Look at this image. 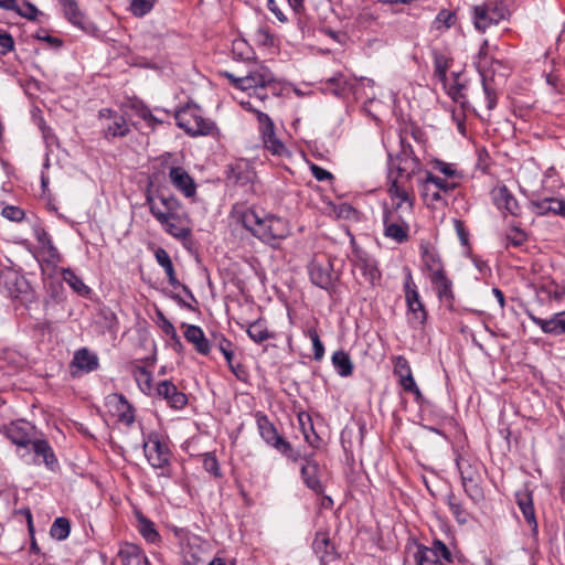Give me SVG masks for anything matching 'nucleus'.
<instances>
[{
    "label": "nucleus",
    "mask_w": 565,
    "mask_h": 565,
    "mask_svg": "<svg viewBox=\"0 0 565 565\" xmlns=\"http://www.w3.org/2000/svg\"><path fill=\"white\" fill-rule=\"evenodd\" d=\"M390 180V186H388V194L391 196L392 201H395L396 199L401 200H408L412 199L409 194V186L407 183L409 181H406L405 179H401L397 177H394Z\"/></svg>",
    "instance_id": "4c0bfd02"
},
{
    "label": "nucleus",
    "mask_w": 565,
    "mask_h": 565,
    "mask_svg": "<svg viewBox=\"0 0 565 565\" xmlns=\"http://www.w3.org/2000/svg\"><path fill=\"white\" fill-rule=\"evenodd\" d=\"M182 290L184 291V294H185V296H186V297H185V300H184L182 297H180L178 294H171V296H170V297H171L174 301H177V302H178V305H180L181 307H184V308H186V309H189V310H191V311H195V310H196V308H195V306H194V305H196V303H198V300H196V298L194 297L193 292H192V291H191V289H190L188 286H185V285H183V286H182Z\"/></svg>",
    "instance_id": "8fccbe9b"
},
{
    "label": "nucleus",
    "mask_w": 565,
    "mask_h": 565,
    "mask_svg": "<svg viewBox=\"0 0 565 565\" xmlns=\"http://www.w3.org/2000/svg\"><path fill=\"white\" fill-rule=\"evenodd\" d=\"M241 222L247 231L266 244L271 245L289 234L288 223L284 218L256 207L244 211L241 214Z\"/></svg>",
    "instance_id": "f257e3e1"
},
{
    "label": "nucleus",
    "mask_w": 565,
    "mask_h": 565,
    "mask_svg": "<svg viewBox=\"0 0 565 565\" xmlns=\"http://www.w3.org/2000/svg\"><path fill=\"white\" fill-rule=\"evenodd\" d=\"M160 225L166 233L180 241L189 239L192 235L191 220L185 211Z\"/></svg>",
    "instance_id": "412c9836"
},
{
    "label": "nucleus",
    "mask_w": 565,
    "mask_h": 565,
    "mask_svg": "<svg viewBox=\"0 0 565 565\" xmlns=\"http://www.w3.org/2000/svg\"><path fill=\"white\" fill-rule=\"evenodd\" d=\"M409 225L408 223H390L384 224V235L396 243H404L408 239Z\"/></svg>",
    "instance_id": "ea45409f"
},
{
    "label": "nucleus",
    "mask_w": 565,
    "mask_h": 565,
    "mask_svg": "<svg viewBox=\"0 0 565 565\" xmlns=\"http://www.w3.org/2000/svg\"><path fill=\"white\" fill-rule=\"evenodd\" d=\"M171 184L185 198H193L196 194V184L193 178L181 167H171L169 170Z\"/></svg>",
    "instance_id": "4be33fe9"
},
{
    "label": "nucleus",
    "mask_w": 565,
    "mask_h": 565,
    "mask_svg": "<svg viewBox=\"0 0 565 565\" xmlns=\"http://www.w3.org/2000/svg\"><path fill=\"white\" fill-rule=\"evenodd\" d=\"M154 257H156V260L157 263L166 270L167 268H170L173 266L172 264V260L170 258V255L168 254V252L162 248V247H159L156 252H154Z\"/></svg>",
    "instance_id": "774afa93"
},
{
    "label": "nucleus",
    "mask_w": 565,
    "mask_h": 565,
    "mask_svg": "<svg viewBox=\"0 0 565 565\" xmlns=\"http://www.w3.org/2000/svg\"><path fill=\"white\" fill-rule=\"evenodd\" d=\"M331 361L335 372L341 377H348L353 373L354 366L352 360L345 351H335L332 354Z\"/></svg>",
    "instance_id": "f704fd0d"
},
{
    "label": "nucleus",
    "mask_w": 565,
    "mask_h": 565,
    "mask_svg": "<svg viewBox=\"0 0 565 565\" xmlns=\"http://www.w3.org/2000/svg\"><path fill=\"white\" fill-rule=\"evenodd\" d=\"M118 556L124 565H148V559L141 548L135 544H125Z\"/></svg>",
    "instance_id": "7c9ffc66"
},
{
    "label": "nucleus",
    "mask_w": 565,
    "mask_h": 565,
    "mask_svg": "<svg viewBox=\"0 0 565 565\" xmlns=\"http://www.w3.org/2000/svg\"><path fill=\"white\" fill-rule=\"evenodd\" d=\"M404 294L407 307V319L413 326H422L427 320V310L419 295L417 285L409 268H405Z\"/></svg>",
    "instance_id": "6e6552de"
},
{
    "label": "nucleus",
    "mask_w": 565,
    "mask_h": 565,
    "mask_svg": "<svg viewBox=\"0 0 565 565\" xmlns=\"http://www.w3.org/2000/svg\"><path fill=\"white\" fill-rule=\"evenodd\" d=\"M117 398L116 411L118 413V420L127 426L132 425L135 422V411L127 398L122 395H115Z\"/></svg>",
    "instance_id": "e433bc0d"
},
{
    "label": "nucleus",
    "mask_w": 565,
    "mask_h": 565,
    "mask_svg": "<svg viewBox=\"0 0 565 565\" xmlns=\"http://www.w3.org/2000/svg\"><path fill=\"white\" fill-rule=\"evenodd\" d=\"M138 115L152 129L156 128L157 125L163 124L166 120L164 118L154 115L148 107L145 106L138 110Z\"/></svg>",
    "instance_id": "bf43d9fd"
},
{
    "label": "nucleus",
    "mask_w": 565,
    "mask_h": 565,
    "mask_svg": "<svg viewBox=\"0 0 565 565\" xmlns=\"http://www.w3.org/2000/svg\"><path fill=\"white\" fill-rule=\"evenodd\" d=\"M310 280L317 287L329 290L333 285L332 265L330 262L312 260L308 265Z\"/></svg>",
    "instance_id": "aec40b11"
},
{
    "label": "nucleus",
    "mask_w": 565,
    "mask_h": 565,
    "mask_svg": "<svg viewBox=\"0 0 565 565\" xmlns=\"http://www.w3.org/2000/svg\"><path fill=\"white\" fill-rule=\"evenodd\" d=\"M494 203L499 210H505L513 216H518L521 213V206L518 200L505 185L498 189L494 195Z\"/></svg>",
    "instance_id": "c756f323"
},
{
    "label": "nucleus",
    "mask_w": 565,
    "mask_h": 565,
    "mask_svg": "<svg viewBox=\"0 0 565 565\" xmlns=\"http://www.w3.org/2000/svg\"><path fill=\"white\" fill-rule=\"evenodd\" d=\"M308 337L310 338L313 347V358L317 361H320L324 355V345L321 342L317 330L309 329Z\"/></svg>",
    "instance_id": "6e6d98bb"
},
{
    "label": "nucleus",
    "mask_w": 565,
    "mask_h": 565,
    "mask_svg": "<svg viewBox=\"0 0 565 565\" xmlns=\"http://www.w3.org/2000/svg\"><path fill=\"white\" fill-rule=\"evenodd\" d=\"M146 204L159 224L175 218L177 215L184 211L181 202L174 195L158 194L153 196L148 194L146 196Z\"/></svg>",
    "instance_id": "9d476101"
},
{
    "label": "nucleus",
    "mask_w": 565,
    "mask_h": 565,
    "mask_svg": "<svg viewBox=\"0 0 565 565\" xmlns=\"http://www.w3.org/2000/svg\"><path fill=\"white\" fill-rule=\"evenodd\" d=\"M70 532H71V523H70L68 519L63 518V516L55 519V521L53 522V524L50 529L51 536L57 541H63V540L67 539L70 535Z\"/></svg>",
    "instance_id": "c03bdc74"
},
{
    "label": "nucleus",
    "mask_w": 565,
    "mask_h": 565,
    "mask_svg": "<svg viewBox=\"0 0 565 565\" xmlns=\"http://www.w3.org/2000/svg\"><path fill=\"white\" fill-rule=\"evenodd\" d=\"M326 89L335 96H343L349 88V83L345 77L339 73L329 78L326 83Z\"/></svg>",
    "instance_id": "a18cd8bd"
},
{
    "label": "nucleus",
    "mask_w": 565,
    "mask_h": 565,
    "mask_svg": "<svg viewBox=\"0 0 565 565\" xmlns=\"http://www.w3.org/2000/svg\"><path fill=\"white\" fill-rule=\"evenodd\" d=\"M312 548L317 557L324 565L337 559L338 554L334 544L330 542L326 532H318L312 543Z\"/></svg>",
    "instance_id": "393cba45"
},
{
    "label": "nucleus",
    "mask_w": 565,
    "mask_h": 565,
    "mask_svg": "<svg viewBox=\"0 0 565 565\" xmlns=\"http://www.w3.org/2000/svg\"><path fill=\"white\" fill-rule=\"evenodd\" d=\"M405 215H408L407 213H399L396 211H384L383 214V224H390V223H407L405 220Z\"/></svg>",
    "instance_id": "338daca9"
},
{
    "label": "nucleus",
    "mask_w": 565,
    "mask_h": 565,
    "mask_svg": "<svg viewBox=\"0 0 565 565\" xmlns=\"http://www.w3.org/2000/svg\"><path fill=\"white\" fill-rule=\"evenodd\" d=\"M417 181L424 202L434 209L447 205V196L458 186V183L437 177L430 171H425V177Z\"/></svg>",
    "instance_id": "20e7f679"
},
{
    "label": "nucleus",
    "mask_w": 565,
    "mask_h": 565,
    "mask_svg": "<svg viewBox=\"0 0 565 565\" xmlns=\"http://www.w3.org/2000/svg\"><path fill=\"white\" fill-rule=\"evenodd\" d=\"M222 75L228 78L235 88L253 90L254 95L262 102L266 100L269 94L278 96L280 93L279 83L270 70L264 65L257 66L239 77L230 72H223Z\"/></svg>",
    "instance_id": "f03ea898"
},
{
    "label": "nucleus",
    "mask_w": 565,
    "mask_h": 565,
    "mask_svg": "<svg viewBox=\"0 0 565 565\" xmlns=\"http://www.w3.org/2000/svg\"><path fill=\"white\" fill-rule=\"evenodd\" d=\"M452 64V58L446 53L434 51V75L438 81L445 82L448 79L447 72Z\"/></svg>",
    "instance_id": "c9c22d12"
},
{
    "label": "nucleus",
    "mask_w": 565,
    "mask_h": 565,
    "mask_svg": "<svg viewBox=\"0 0 565 565\" xmlns=\"http://www.w3.org/2000/svg\"><path fill=\"white\" fill-rule=\"evenodd\" d=\"M515 500L524 520L530 525L533 535H537L539 525L535 516L532 493L524 489L515 493Z\"/></svg>",
    "instance_id": "b1692460"
},
{
    "label": "nucleus",
    "mask_w": 565,
    "mask_h": 565,
    "mask_svg": "<svg viewBox=\"0 0 565 565\" xmlns=\"http://www.w3.org/2000/svg\"><path fill=\"white\" fill-rule=\"evenodd\" d=\"M352 263L354 269L362 274L366 282L375 285L381 279V271L377 268L376 262L366 253L355 249Z\"/></svg>",
    "instance_id": "f3484780"
},
{
    "label": "nucleus",
    "mask_w": 565,
    "mask_h": 565,
    "mask_svg": "<svg viewBox=\"0 0 565 565\" xmlns=\"http://www.w3.org/2000/svg\"><path fill=\"white\" fill-rule=\"evenodd\" d=\"M14 49V40L10 33L0 30V54L6 55Z\"/></svg>",
    "instance_id": "0e129e2a"
},
{
    "label": "nucleus",
    "mask_w": 565,
    "mask_h": 565,
    "mask_svg": "<svg viewBox=\"0 0 565 565\" xmlns=\"http://www.w3.org/2000/svg\"><path fill=\"white\" fill-rule=\"evenodd\" d=\"M139 532L149 543H156L160 539L159 533L154 529V524L146 518L139 519Z\"/></svg>",
    "instance_id": "de8ad7c7"
},
{
    "label": "nucleus",
    "mask_w": 565,
    "mask_h": 565,
    "mask_svg": "<svg viewBox=\"0 0 565 565\" xmlns=\"http://www.w3.org/2000/svg\"><path fill=\"white\" fill-rule=\"evenodd\" d=\"M417 565H440L430 547L420 546L415 554Z\"/></svg>",
    "instance_id": "09e8293b"
},
{
    "label": "nucleus",
    "mask_w": 565,
    "mask_h": 565,
    "mask_svg": "<svg viewBox=\"0 0 565 565\" xmlns=\"http://www.w3.org/2000/svg\"><path fill=\"white\" fill-rule=\"evenodd\" d=\"M398 383L406 392L413 393L416 397V401H419L423 397L422 392L413 377V374H407L398 379Z\"/></svg>",
    "instance_id": "5fc2aeb1"
},
{
    "label": "nucleus",
    "mask_w": 565,
    "mask_h": 565,
    "mask_svg": "<svg viewBox=\"0 0 565 565\" xmlns=\"http://www.w3.org/2000/svg\"><path fill=\"white\" fill-rule=\"evenodd\" d=\"M38 259L42 267L43 264L56 266L62 260V256L52 242L49 245L39 246Z\"/></svg>",
    "instance_id": "58836bf2"
},
{
    "label": "nucleus",
    "mask_w": 565,
    "mask_h": 565,
    "mask_svg": "<svg viewBox=\"0 0 565 565\" xmlns=\"http://www.w3.org/2000/svg\"><path fill=\"white\" fill-rule=\"evenodd\" d=\"M6 437L18 448L28 449L35 439L34 427L24 420L13 422L4 428Z\"/></svg>",
    "instance_id": "dca6fc26"
},
{
    "label": "nucleus",
    "mask_w": 565,
    "mask_h": 565,
    "mask_svg": "<svg viewBox=\"0 0 565 565\" xmlns=\"http://www.w3.org/2000/svg\"><path fill=\"white\" fill-rule=\"evenodd\" d=\"M527 316L544 333L552 335L565 333V310L553 315L550 319L539 318L530 311H527Z\"/></svg>",
    "instance_id": "5701e85b"
},
{
    "label": "nucleus",
    "mask_w": 565,
    "mask_h": 565,
    "mask_svg": "<svg viewBox=\"0 0 565 565\" xmlns=\"http://www.w3.org/2000/svg\"><path fill=\"white\" fill-rule=\"evenodd\" d=\"M459 73H451V77L441 82L443 88L447 95L455 102L461 105L466 104L465 85L459 82Z\"/></svg>",
    "instance_id": "473e14b6"
},
{
    "label": "nucleus",
    "mask_w": 565,
    "mask_h": 565,
    "mask_svg": "<svg viewBox=\"0 0 565 565\" xmlns=\"http://www.w3.org/2000/svg\"><path fill=\"white\" fill-rule=\"evenodd\" d=\"M420 256L424 269L428 273V278L446 271L440 255L434 247L422 245Z\"/></svg>",
    "instance_id": "bb28decb"
},
{
    "label": "nucleus",
    "mask_w": 565,
    "mask_h": 565,
    "mask_svg": "<svg viewBox=\"0 0 565 565\" xmlns=\"http://www.w3.org/2000/svg\"><path fill=\"white\" fill-rule=\"evenodd\" d=\"M0 287H3L10 297L18 298L28 289V282L23 276L9 270L0 275Z\"/></svg>",
    "instance_id": "c85d7f7f"
},
{
    "label": "nucleus",
    "mask_w": 565,
    "mask_h": 565,
    "mask_svg": "<svg viewBox=\"0 0 565 565\" xmlns=\"http://www.w3.org/2000/svg\"><path fill=\"white\" fill-rule=\"evenodd\" d=\"M156 396L162 398L173 409H182L188 404L186 395L169 380L157 384Z\"/></svg>",
    "instance_id": "a211bd4d"
},
{
    "label": "nucleus",
    "mask_w": 565,
    "mask_h": 565,
    "mask_svg": "<svg viewBox=\"0 0 565 565\" xmlns=\"http://www.w3.org/2000/svg\"><path fill=\"white\" fill-rule=\"evenodd\" d=\"M318 472L319 466L316 461L307 460V462L301 467V477L306 486L316 493H321L323 491V486L318 477Z\"/></svg>",
    "instance_id": "2f4dec72"
},
{
    "label": "nucleus",
    "mask_w": 565,
    "mask_h": 565,
    "mask_svg": "<svg viewBox=\"0 0 565 565\" xmlns=\"http://www.w3.org/2000/svg\"><path fill=\"white\" fill-rule=\"evenodd\" d=\"M70 367L73 377L94 372L99 367L98 355L87 348H81L75 351Z\"/></svg>",
    "instance_id": "4468645a"
},
{
    "label": "nucleus",
    "mask_w": 565,
    "mask_h": 565,
    "mask_svg": "<svg viewBox=\"0 0 565 565\" xmlns=\"http://www.w3.org/2000/svg\"><path fill=\"white\" fill-rule=\"evenodd\" d=\"M174 118L178 127L193 137L210 135L215 129L214 122L204 118L201 108L198 106L188 105L179 109Z\"/></svg>",
    "instance_id": "0eeeda50"
},
{
    "label": "nucleus",
    "mask_w": 565,
    "mask_h": 565,
    "mask_svg": "<svg viewBox=\"0 0 565 565\" xmlns=\"http://www.w3.org/2000/svg\"><path fill=\"white\" fill-rule=\"evenodd\" d=\"M433 288L438 297V299L445 303L446 307L452 308L455 295L452 290V281L447 277L446 271L439 275H435L429 278Z\"/></svg>",
    "instance_id": "a878e982"
},
{
    "label": "nucleus",
    "mask_w": 565,
    "mask_h": 565,
    "mask_svg": "<svg viewBox=\"0 0 565 565\" xmlns=\"http://www.w3.org/2000/svg\"><path fill=\"white\" fill-rule=\"evenodd\" d=\"M157 0H131L130 11L135 17L148 14L154 7Z\"/></svg>",
    "instance_id": "3c124183"
},
{
    "label": "nucleus",
    "mask_w": 565,
    "mask_h": 565,
    "mask_svg": "<svg viewBox=\"0 0 565 565\" xmlns=\"http://www.w3.org/2000/svg\"><path fill=\"white\" fill-rule=\"evenodd\" d=\"M384 211H396L399 213L411 214L413 211V199H408V200L396 199L395 201H392V206L391 207L385 206Z\"/></svg>",
    "instance_id": "e2e57ef3"
},
{
    "label": "nucleus",
    "mask_w": 565,
    "mask_h": 565,
    "mask_svg": "<svg viewBox=\"0 0 565 565\" xmlns=\"http://www.w3.org/2000/svg\"><path fill=\"white\" fill-rule=\"evenodd\" d=\"M422 171V162L414 154L411 146H404L402 142V150L395 157L390 156L388 160V179L393 175L411 181L413 175Z\"/></svg>",
    "instance_id": "1a4fd4ad"
},
{
    "label": "nucleus",
    "mask_w": 565,
    "mask_h": 565,
    "mask_svg": "<svg viewBox=\"0 0 565 565\" xmlns=\"http://www.w3.org/2000/svg\"><path fill=\"white\" fill-rule=\"evenodd\" d=\"M526 238L527 236L525 232L519 227H513L505 236L507 245H512L514 247L521 246Z\"/></svg>",
    "instance_id": "13d9d810"
},
{
    "label": "nucleus",
    "mask_w": 565,
    "mask_h": 565,
    "mask_svg": "<svg viewBox=\"0 0 565 565\" xmlns=\"http://www.w3.org/2000/svg\"><path fill=\"white\" fill-rule=\"evenodd\" d=\"M447 504L457 522L465 524L468 521V513L454 492L448 493Z\"/></svg>",
    "instance_id": "37998d69"
},
{
    "label": "nucleus",
    "mask_w": 565,
    "mask_h": 565,
    "mask_svg": "<svg viewBox=\"0 0 565 565\" xmlns=\"http://www.w3.org/2000/svg\"><path fill=\"white\" fill-rule=\"evenodd\" d=\"M529 207L539 216L559 215L565 217V200L553 196H541L537 192L526 194Z\"/></svg>",
    "instance_id": "f8f14e48"
},
{
    "label": "nucleus",
    "mask_w": 565,
    "mask_h": 565,
    "mask_svg": "<svg viewBox=\"0 0 565 565\" xmlns=\"http://www.w3.org/2000/svg\"><path fill=\"white\" fill-rule=\"evenodd\" d=\"M64 15L75 26L86 30V21L75 0H60Z\"/></svg>",
    "instance_id": "72a5a7b5"
},
{
    "label": "nucleus",
    "mask_w": 565,
    "mask_h": 565,
    "mask_svg": "<svg viewBox=\"0 0 565 565\" xmlns=\"http://www.w3.org/2000/svg\"><path fill=\"white\" fill-rule=\"evenodd\" d=\"M30 447L34 452L32 463H44L45 467L51 471H55L58 468L57 458L54 454L53 448L51 447L46 439L35 438L30 445Z\"/></svg>",
    "instance_id": "6ab92c4d"
},
{
    "label": "nucleus",
    "mask_w": 565,
    "mask_h": 565,
    "mask_svg": "<svg viewBox=\"0 0 565 565\" xmlns=\"http://www.w3.org/2000/svg\"><path fill=\"white\" fill-rule=\"evenodd\" d=\"M1 215L12 222H21L25 214L24 211L14 205H7L2 209Z\"/></svg>",
    "instance_id": "052dcab7"
},
{
    "label": "nucleus",
    "mask_w": 565,
    "mask_h": 565,
    "mask_svg": "<svg viewBox=\"0 0 565 565\" xmlns=\"http://www.w3.org/2000/svg\"><path fill=\"white\" fill-rule=\"evenodd\" d=\"M143 452L148 462L154 469H164L170 463L171 451L167 443L156 434L151 433L143 441Z\"/></svg>",
    "instance_id": "9b49d317"
},
{
    "label": "nucleus",
    "mask_w": 565,
    "mask_h": 565,
    "mask_svg": "<svg viewBox=\"0 0 565 565\" xmlns=\"http://www.w3.org/2000/svg\"><path fill=\"white\" fill-rule=\"evenodd\" d=\"M511 0H486L472 8V22L480 32L508 20L511 15Z\"/></svg>",
    "instance_id": "7ed1b4c3"
},
{
    "label": "nucleus",
    "mask_w": 565,
    "mask_h": 565,
    "mask_svg": "<svg viewBox=\"0 0 565 565\" xmlns=\"http://www.w3.org/2000/svg\"><path fill=\"white\" fill-rule=\"evenodd\" d=\"M430 548H431V551L435 552V554L437 556V561L440 564H441V561L449 562V563L452 561V554H451L450 550L441 541H439V540L434 541L433 546Z\"/></svg>",
    "instance_id": "864d4df0"
},
{
    "label": "nucleus",
    "mask_w": 565,
    "mask_h": 565,
    "mask_svg": "<svg viewBox=\"0 0 565 565\" xmlns=\"http://www.w3.org/2000/svg\"><path fill=\"white\" fill-rule=\"evenodd\" d=\"M63 280L78 295L87 296L90 289L84 284L81 277H78L72 269H62Z\"/></svg>",
    "instance_id": "79ce46f5"
},
{
    "label": "nucleus",
    "mask_w": 565,
    "mask_h": 565,
    "mask_svg": "<svg viewBox=\"0 0 565 565\" xmlns=\"http://www.w3.org/2000/svg\"><path fill=\"white\" fill-rule=\"evenodd\" d=\"M247 334L256 343H262L274 337V334L267 329L266 322L260 319L248 326Z\"/></svg>",
    "instance_id": "a19ab883"
},
{
    "label": "nucleus",
    "mask_w": 565,
    "mask_h": 565,
    "mask_svg": "<svg viewBox=\"0 0 565 565\" xmlns=\"http://www.w3.org/2000/svg\"><path fill=\"white\" fill-rule=\"evenodd\" d=\"M136 381L140 390L145 393L149 392L152 388L151 374L145 367H138L136 372Z\"/></svg>",
    "instance_id": "4d7b16f0"
},
{
    "label": "nucleus",
    "mask_w": 565,
    "mask_h": 565,
    "mask_svg": "<svg viewBox=\"0 0 565 565\" xmlns=\"http://www.w3.org/2000/svg\"><path fill=\"white\" fill-rule=\"evenodd\" d=\"M203 467L209 473L220 476V466L215 456L205 454L203 458Z\"/></svg>",
    "instance_id": "69168bd1"
},
{
    "label": "nucleus",
    "mask_w": 565,
    "mask_h": 565,
    "mask_svg": "<svg viewBox=\"0 0 565 565\" xmlns=\"http://www.w3.org/2000/svg\"><path fill=\"white\" fill-rule=\"evenodd\" d=\"M488 41L486 40L479 51V61L477 63L478 71L480 73L481 79H482V88L487 100V108L489 110H492L497 106V93H495V86L494 81L491 76H489L487 71V49Z\"/></svg>",
    "instance_id": "2eb2a0df"
},
{
    "label": "nucleus",
    "mask_w": 565,
    "mask_h": 565,
    "mask_svg": "<svg viewBox=\"0 0 565 565\" xmlns=\"http://www.w3.org/2000/svg\"><path fill=\"white\" fill-rule=\"evenodd\" d=\"M99 119L103 126V136L106 139L125 137L130 129L125 117L109 108L99 110Z\"/></svg>",
    "instance_id": "ddd939ff"
},
{
    "label": "nucleus",
    "mask_w": 565,
    "mask_h": 565,
    "mask_svg": "<svg viewBox=\"0 0 565 565\" xmlns=\"http://www.w3.org/2000/svg\"><path fill=\"white\" fill-rule=\"evenodd\" d=\"M264 146L267 150H269L273 154L282 157L288 153L285 145L275 136L269 139L263 140Z\"/></svg>",
    "instance_id": "603ef678"
},
{
    "label": "nucleus",
    "mask_w": 565,
    "mask_h": 565,
    "mask_svg": "<svg viewBox=\"0 0 565 565\" xmlns=\"http://www.w3.org/2000/svg\"><path fill=\"white\" fill-rule=\"evenodd\" d=\"M394 374L398 379H401L407 374H412V370H411L408 361L402 355L394 358Z\"/></svg>",
    "instance_id": "680f3d73"
},
{
    "label": "nucleus",
    "mask_w": 565,
    "mask_h": 565,
    "mask_svg": "<svg viewBox=\"0 0 565 565\" xmlns=\"http://www.w3.org/2000/svg\"><path fill=\"white\" fill-rule=\"evenodd\" d=\"M256 118L259 125V132L262 135V139H269L275 136V125L271 118L263 113V111H256Z\"/></svg>",
    "instance_id": "49530a36"
},
{
    "label": "nucleus",
    "mask_w": 565,
    "mask_h": 565,
    "mask_svg": "<svg viewBox=\"0 0 565 565\" xmlns=\"http://www.w3.org/2000/svg\"><path fill=\"white\" fill-rule=\"evenodd\" d=\"M255 419L259 436L267 446L276 449L278 452H280L286 458L290 459L291 461H298L300 457L299 452L292 448L291 444L288 440H286L281 435H279L276 426L270 422L267 415L257 412L255 414Z\"/></svg>",
    "instance_id": "39448f33"
},
{
    "label": "nucleus",
    "mask_w": 565,
    "mask_h": 565,
    "mask_svg": "<svg viewBox=\"0 0 565 565\" xmlns=\"http://www.w3.org/2000/svg\"><path fill=\"white\" fill-rule=\"evenodd\" d=\"M184 330V338L188 342L192 343L195 350L202 354L207 355L211 351V344L209 339L205 337L201 327L195 324L182 323Z\"/></svg>",
    "instance_id": "cd10ccee"
},
{
    "label": "nucleus",
    "mask_w": 565,
    "mask_h": 565,
    "mask_svg": "<svg viewBox=\"0 0 565 565\" xmlns=\"http://www.w3.org/2000/svg\"><path fill=\"white\" fill-rule=\"evenodd\" d=\"M456 466L460 473L461 483L466 494L473 501L480 502L483 499V490L480 486V462L471 458L458 455Z\"/></svg>",
    "instance_id": "423d86ee"
}]
</instances>
